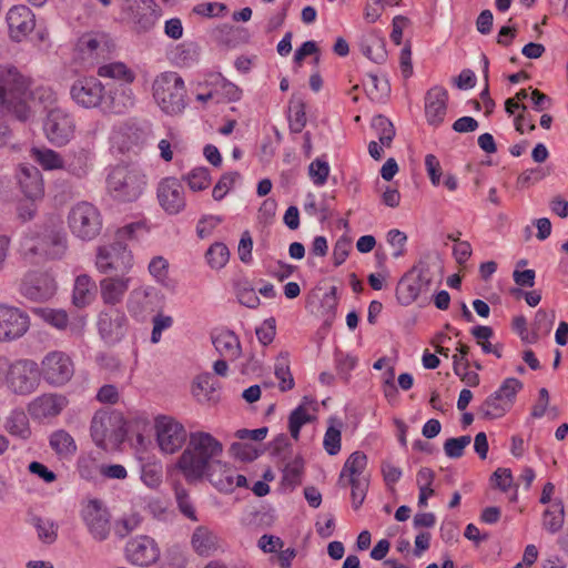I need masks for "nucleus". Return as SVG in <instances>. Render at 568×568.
<instances>
[{
  "mask_svg": "<svg viewBox=\"0 0 568 568\" xmlns=\"http://www.w3.org/2000/svg\"><path fill=\"white\" fill-rule=\"evenodd\" d=\"M521 388L523 383L518 378L509 377L503 382L496 392L514 405L516 395Z\"/></svg>",
  "mask_w": 568,
  "mask_h": 568,
  "instance_id": "61",
  "label": "nucleus"
},
{
  "mask_svg": "<svg viewBox=\"0 0 568 568\" xmlns=\"http://www.w3.org/2000/svg\"><path fill=\"white\" fill-rule=\"evenodd\" d=\"M68 403L61 394H42L29 403L28 413L34 420L43 422L60 415Z\"/></svg>",
  "mask_w": 568,
  "mask_h": 568,
  "instance_id": "20",
  "label": "nucleus"
},
{
  "mask_svg": "<svg viewBox=\"0 0 568 568\" xmlns=\"http://www.w3.org/2000/svg\"><path fill=\"white\" fill-rule=\"evenodd\" d=\"M230 453L243 462H252L257 457V452L251 445L240 442L231 445Z\"/></svg>",
  "mask_w": 568,
  "mask_h": 568,
  "instance_id": "62",
  "label": "nucleus"
},
{
  "mask_svg": "<svg viewBox=\"0 0 568 568\" xmlns=\"http://www.w3.org/2000/svg\"><path fill=\"white\" fill-rule=\"evenodd\" d=\"M153 98L166 114H178L185 108L186 89L183 79L176 72L159 74L152 85Z\"/></svg>",
  "mask_w": 568,
  "mask_h": 568,
  "instance_id": "5",
  "label": "nucleus"
},
{
  "mask_svg": "<svg viewBox=\"0 0 568 568\" xmlns=\"http://www.w3.org/2000/svg\"><path fill=\"white\" fill-rule=\"evenodd\" d=\"M72 100L80 106L101 108L104 98V87L100 80L85 77L74 81L70 89Z\"/></svg>",
  "mask_w": 568,
  "mask_h": 568,
  "instance_id": "16",
  "label": "nucleus"
},
{
  "mask_svg": "<svg viewBox=\"0 0 568 568\" xmlns=\"http://www.w3.org/2000/svg\"><path fill=\"white\" fill-rule=\"evenodd\" d=\"M204 479H207L221 493H232L234 469L221 459L220 466L213 467V469L205 475Z\"/></svg>",
  "mask_w": 568,
  "mask_h": 568,
  "instance_id": "33",
  "label": "nucleus"
},
{
  "mask_svg": "<svg viewBox=\"0 0 568 568\" xmlns=\"http://www.w3.org/2000/svg\"><path fill=\"white\" fill-rule=\"evenodd\" d=\"M162 465L160 463H148L141 468L142 481L151 488H156L162 483Z\"/></svg>",
  "mask_w": 568,
  "mask_h": 568,
  "instance_id": "48",
  "label": "nucleus"
},
{
  "mask_svg": "<svg viewBox=\"0 0 568 568\" xmlns=\"http://www.w3.org/2000/svg\"><path fill=\"white\" fill-rule=\"evenodd\" d=\"M470 442L471 437L469 435L448 438L444 443V452L449 458H460L464 455V449Z\"/></svg>",
  "mask_w": 568,
  "mask_h": 568,
  "instance_id": "51",
  "label": "nucleus"
},
{
  "mask_svg": "<svg viewBox=\"0 0 568 568\" xmlns=\"http://www.w3.org/2000/svg\"><path fill=\"white\" fill-rule=\"evenodd\" d=\"M154 428L156 443L161 452L165 454L176 453L186 442V429L180 422L171 416H158L154 422Z\"/></svg>",
  "mask_w": 568,
  "mask_h": 568,
  "instance_id": "11",
  "label": "nucleus"
},
{
  "mask_svg": "<svg viewBox=\"0 0 568 568\" xmlns=\"http://www.w3.org/2000/svg\"><path fill=\"white\" fill-rule=\"evenodd\" d=\"M131 278L126 275L106 276L100 281V294L104 304L116 305L123 301L130 287Z\"/></svg>",
  "mask_w": 568,
  "mask_h": 568,
  "instance_id": "27",
  "label": "nucleus"
},
{
  "mask_svg": "<svg viewBox=\"0 0 568 568\" xmlns=\"http://www.w3.org/2000/svg\"><path fill=\"white\" fill-rule=\"evenodd\" d=\"M95 292V282L87 274L79 275L74 282L72 302L77 307H84L93 301Z\"/></svg>",
  "mask_w": 568,
  "mask_h": 568,
  "instance_id": "36",
  "label": "nucleus"
},
{
  "mask_svg": "<svg viewBox=\"0 0 568 568\" xmlns=\"http://www.w3.org/2000/svg\"><path fill=\"white\" fill-rule=\"evenodd\" d=\"M40 371L32 359H18L11 363L7 375L8 388L17 395H30L39 385Z\"/></svg>",
  "mask_w": 568,
  "mask_h": 568,
  "instance_id": "10",
  "label": "nucleus"
},
{
  "mask_svg": "<svg viewBox=\"0 0 568 568\" xmlns=\"http://www.w3.org/2000/svg\"><path fill=\"white\" fill-rule=\"evenodd\" d=\"M191 544L197 555L209 557L220 548V538L209 527L199 526L193 531Z\"/></svg>",
  "mask_w": 568,
  "mask_h": 568,
  "instance_id": "29",
  "label": "nucleus"
},
{
  "mask_svg": "<svg viewBox=\"0 0 568 568\" xmlns=\"http://www.w3.org/2000/svg\"><path fill=\"white\" fill-rule=\"evenodd\" d=\"M81 517L95 540L103 541L109 537L110 514L99 500H90L82 508Z\"/></svg>",
  "mask_w": 568,
  "mask_h": 568,
  "instance_id": "17",
  "label": "nucleus"
},
{
  "mask_svg": "<svg viewBox=\"0 0 568 568\" xmlns=\"http://www.w3.org/2000/svg\"><path fill=\"white\" fill-rule=\"evenodd\" d=\"M160 206L171 215L184 210L186 202L182 183L175 178H164L156 190Z\"/></svg>",
  "mask_w": 568,
  "mask_h": 568,
  "instance_id": "18",
  "label": "nucleus"
},
{
  "mask_svg": "<svg viewBox=\"0 0 568 568\" xmlns=\"http://www.w3.org/2000/svg\"><path fill=\"white\" fill-rule=\"evenodd\" d=\"M31 81L23 77L14 67H0V105L20 121L31 115L29 99Z\"/></svg>",
  "mask_w": 568,
  "mask_h": 568,
  "instance_id": "3",
  "label": "nucleus"
},
{
  "mask_svg": "<svg viewBox=\"0 0 568 568\" xmlns=\"http://www.w3.org/2000/svg\"><path fill=\"white\" fill-rule=\"evenodd\" d=\"M98 74L121 81L120 84H131L135 80V73L123 62H112L99 67Z\"/></svg>",
  "mask_w": 568,
  "mask_h": 568,
  "instance_id": "41",
  "label": "nucleus"
},
{
  "mask_svg": "<svg viewBox=\"0 0 568 568\" xmlns=\"http://www.w3.org/2000/svg\"><path fill=\"white\" fill-rule=\"evenodd\" d=\"M565 523V507L560 499H556L552 505L544 511L542 527L550 534L558 532Z\"/></svg>",
  "mask_w": 568,
  "mask_h": 568,
  "instance_id": "40",
  "label": "nucleus"
},
{
  "mask_svg": "<svg viewBox=\"0 0 568 568\" xmlns=\"http://www.w3.org/2000/svg\"><path fill=\"white\" fill-rule=\"evenodd\" d=\"M70 232L81 241L95 239L102 230V215L97 206L82 201L74 204L68 213Z\"/></svg>",
  "mask_w": 568,
  "mask_h": 568,
  "instance_id": "7",
  "label": "nucleus"
},
{
  "mask_svg": "<svg viewBox=\"0 0 568 568\" xmlns=\"http://www.w3.org/2000/svg\"><path fill=\"white\" fill-rule=\"evenodd\" d=\"M73 373V362L63 352H50L41 362V375L52 386L67 384L72 378Z\"/></svg>",
  "mask_w": 568,
  "mask_h": 568,
  "instance_id": "12",
  "label": "nucleus"
},
{
  "mask_svg": "<svg viewBox=\"0 0 568 568\" xmlns=\"http://www.w3.org/2000/svg\"><path fill=\"white\" fill-rule=\"evenodd\" d=\"M30 327V317L22 310L0 304V342H12L22 337Z\"/></svg>",
  "mask_w": 568,
  "mask_h": 568,
  "instance_id": "15",
  "label": "nucleus"
},
{
  "mask_svg": "<svg viewBox=\"0 0 568 568\" xmlns=\"http://www.w3.org/2000/svg\"><path fill=\"white\" fill-rule=\"evenodd\" d=\"M433 284L429 265L419 262L406 272L396 285V300L403 306L412 305L417 298L427 293Z\"/></svg>",
  "mask_w": 568,
  "mask_h": 568,
  "instance_id": "8",
  "label": "nucleus"
},
{
  "mask_svg": "<svg viewBox=\"0 0 568 568\" xmlns=\"http://www.w3.org/2000/svg\"><path fill=\"white\" fill-rule=\"evenodd\" d=\"M110 194L121 202L138 200L145 187V175L136 168L116 166L106 180Z\"/></svg>",
  "mask_w": 568,
  "mask_h": 568,
  "instance_id": "6",
  "label": "nucleus"
},
{
  "mask_svg": "<svg viewBox=\"0 0 568 568\" xmlns=\"http://www.w3.org/2000/svg\"><path fill=\"white\" fill-rule=\"evenodd\" d=\"M390 87L386 79L381 80L377 75H369L367 94L372 101H383L389 93Z\"/></svg>",
  "mask_w": 568,
  "mask_h": 568,
  "instance_id": "49",
  "label": "nucleus"
},
{
  "mask_svg": "<svg viewBox=\"0 0 568 568\" xmlns=\"http://www.w3.org/2000/svg\"><path fill=\"white\" fill-rule=\"evenodd\" d=\"M57 291L54 277L48 272H28L20 284V293L34 302H44L51 298Z\"/></svg>",
  "mask_w": 568,
  "mask_h": 568,
  "instance_id": "14",
  "label": "nucleus"
},
{
  "mask_svg": "<svg viewBox=\"0 0 568 568\" xmlns=\"http://www.w3.org/2000/svg\"><path fill=\"white\" fill-rule=\"evenodd\" d=\"M67 250L65 233L51 226L26 236L21 243L23 257L32 264L60 260L64 256Z\"/></svg>",
  "mask_w": 568,
  "mask_h": 568,
  "instance_id": "4",
  "label": "nucleus"
},
{
  "mask_svg": "<svg viewBox=\"0 0 568 568\" xmlns=\"http://www.w3.org/2000/svg\"><path fill=\"white\" fill-rule=\"evenodd\" d=\"M175 498L180 511L189 519L196 521V513L193 507L192 500L185 488L179 486L175 488Z\"/></svg>",
  "mask_w": 568,
  "mask_h": 568,
  "instance_id": "58",
  "label": "nucleus"
},
{
  "mask_svg": "<svg viewBox=\"0 0 568 568\" xmlns=\"http://www.w3.org/2000/svg\"><path fill=\"white\" fill-rule=\"evenodd\" d=\"M91 437L95 445L101 448H106V439L112 434V418L103 410H98L91 420Z\"/></svg>",
  "mask_w": 568,
  "mask_h": 568,
  "instance_id": "32",
  "label": "nucleus"
},
{
  "mask_svg": "<svg viewBox=\"0 0 568 568\" xmlns=\"http://www.w3.org/2000/svg\"><path fill=\"white\" fill-rule=\"evenodd\" d=\"M34 526L38 531V537L44 544H52L55 541L58 534V525L52 520H44L40 517L34 519Z\"/></svg>",
  "mask_w": 568,
  "mask_h": 568,
  "instance_id": "52",
  "label": "nucleus"
},
{
  "mask_svg": "<svg viewBox=\"0 0 568 568\" xmlns=\"http://www.w3.org/2000/svg\"><path fill=\"white\" fill-rule=\"evenodd\" d=\"M425 168L432 184L434 186L439 185L443 173L439 160L434 154H427L425 156Z\"/></svg>",
  "mask_w": 568,
  "mask_h": 568,
  "instance_id": "63",
  "label": "nucleus"
},
{
  "mask_svg": "<svg viewBox=\"0 0 568 568\" xmlns=\"http://www.w3.org/2000/svg\"><path fill=\"white\" fill-rule=\"evenodd\" d=\"M337 305V287L331 286L321 301V307L323 308L322 315L325 317L326 324H331L335 318Z\"/></svg>",
  "mask_w": 568,
  "mask_h": 568,
  "instance_id": "50",
  "label": "nucleus"
},
{
  "mask_svg": "<svg viewBox=\"0 0 568 568\" xmlns=\"http://www.w3.org/2000/svg\"><path fill=\"white\" fill-rule=\"evenodd\" d=\"M212 343L221 356L231 361L239 358L242 353L240 339L232 331L224 329L213 335Z\"/></svg>",
  "mask_w": 568,
  "mask_h": 568,
  "instance_id": "30",
  "label": "nucleus"
},
{
  "mask_svg": "<svg viewBox=\"0 0 568 568\" xmlns=\"http://www.w3.org/2000/svg\"><path fill=\"white\" fill-rule=\"evenodd\" d=\"M312 420V416L307 413L304 405L297 406L288 417V429L291 436L297 440L300 438V432L303 425L310 423Z\"/></svg>",
  "mask_w": 568,
  "mask_h": 568,
  "instance_id": "46",
  "label": "nucleus"
},
{
  "mask_svg": "<svg viewBox=\"0 0 568 568\" xmlns=\"http://www.w3.org/2000/svg\"><path fill=\"white\" fill-rule=\"evenodd\" d=\"M366 467L367 456L361 450L352 453L344 463V466L339 474L338 484L342 485L343 487H346V478L347 480L365 478L363 474Z\"/></svg>",
  "mask_w": 568,
  "mask_h": 568,
  "instance_id": "31",
  "label": "nucleus"
},
{
  "mask_svg": "<svg viewBox=\"0 0 568 568\" xmlns=\"http://www.w3.org/2000/svg\"><path fill=\"white\" fill-rule=\"evenodd\" d=\"M303 468V460L301 458H295L285 466L283 470V481L292 487L300 485Z\"/></svg>",
  "mask_w": 568,
  "mask_h": 568,
  "instance_id": "56",
  "label": "nucleus"
},
{
  "mask_svg": "<svg viewBox=\"0 0 568 568\" xmlns=\"http://www.w3.org/2000/svg\"><path fill=\"white\" fill-rule=\"evenodd\" d=\"M43 130L52 144L62 146L73 136L75 124L73 118L67 111L54 108L49 111Z\"/></svg>",
  "mask_w": 568,
  "mask_h": 568,
  "instance_id": "13",
  "label": "nucleus"
},
{
  "mask_svg": "<svg viewBox=\"0 0 568 568\" xmlns=\"http://www.w3.org/2000/svg\"><path fill=\"white\" fill-rule=\"evenodd\" d=\"M121 14L138 33L151 31L162 17V8L155 0H122Z\"/></svg>",
  "mask_w": 568,
  "mask_h": 568,
  "instance_id": "9",
  "label": "nucleus"
},
{
  "mask_svg": "<svg viewBox=\"0 0 568 568\" xmlns=\"http://www.w3.org/2000/svg\"><path fill=\"white\" fill-rule=\"evenodd\" d=\"M4 429L11 436L27 440L31 436V427L26 412L21 408L11 410L6 418Z\"/></svg>",
  "mask_w": 568,
  "mask_h": 568,
  "instance_id": "35",
  "label": "nucleus"
},
{
  "mask_svg": "<svg viewBox=\"0 0 568 568\" xmlns=\"http://www.w3.org/2000/svg\"><path fill=\"white\" fill-rule=\"evenodd\" d=\"M32 158L44 170H59L64 169L65 161L62 156L51 149L32 148Z\"/></svg>",
  "mask_w": 568,
  "mask_h": 568,
  "instance_id": "43",
  "label": "nucleus"
},
{
  "mask_svg": "<svg viewBox=\"0 0 568 568\" xmlns=\"http://www.w3.org/2000/svg\"><path fill=\"white\" fill-rule=\"evenodd\" d=\"M98 328L102 339L108 344L120 342L128 328V318L119 310L102 311L98 320Z\"/></svg>",
  "mask_w": 568,
  "mask_h": 568,
  "instance_id": "19",
  "label": "nucleus"
},
{
  "mask_svg": "<svg viewBox=\"0 0 568 568\" xmlns=\"http://www.w3.org/2000/svg\"><path fill=\"white\" fill-rule=\"evenodd\" d=\"M447 90L443 87L429 89L425 95V115L430 125H439L447 112Z\"/></svg>",
  "mask_w": 568,
  "mask_h": 568,
  "instance_id": "24",
  "label": "nucleus"
},
{
  "mask_svg": "<svg viewBox=\"0 0 568 568\" xmlns=\"http://www.w3.org/2000/svg\"><path fill=\"white\" fill-rule=\"evenodd\" d=\"M223 456V445L210 433L194 432L189 436V442L176 462V468L182 473L187 483H197L205 475L220 466Z\"/></svg>",
  "mask_w": 568,
  "mask_h": 568,
  "instance_id": "1",
  "label": "nucleus"
},
{
  "mask_svg": "<svg viewBox=\"0 0 568 568\" xmlns=\"http://www.w3.org/2000/svg\"><path fill=\"white\" fill-rule=\"evenodd\" d=\"M10 38L16 42L24 40L36 27V16L24 4L12 7L7 13Z\"/></svg>",
  "mask_w": 568,
  "mask_h": 568,
  "instance_id": "21",
  "label": "nucleus"
},
{
  "mask_svg": "<svg viewBox=\"0 0 568 568\" xmlns=\"http://www.w3.org/2000/svg\"><path fill=\"white\" fill-rule=\"evenodd\" d=\"M146 232L148 227L144 222L130 223L119 229L113 243L98 248L97 268L103 274L125 275L133 265V255L128 250L124 241L138 239L139 234H145Z\"/></svg>",
  "mask_w": 568,
  "mask_h": 568,
  "instance_id": "2",
  "label": "nucleus"
},
{
  "mask_svg": "<svg viewBox=\"0 0 568 568\" xmlns=\"http://www.w3.org/2000/svg\"><path fill=\"white\" fill-rule=\"evenodd\" d=\"M205 257L212 268L221 270L229 262L230 251L224 243L216 242L209 247Z\"/></svg>",
  "mask_w": 568,
  "mask_h": 568,
  "instance_id": "45",
  "label": "nucleus"
},
{
  "mask_svg": "<svg viewBox=\"0 0 568 568\" xmlns=\"http://www.w3.org/2000/svg\"><path fill=\"white\" fill-rule=\"evenodd\" d=\"M91 159L90 151L78 149L70 152L64 169L71 174L82 178L87 174Z\"/></svg>",
  "mask_w": 568,
  "mask_h": 568,
  "instance_id": "42",
  "label": "nucleus"
},
{
  "mask_svg": "<svg viewBox=\"0 0 568 568\" xmlns=\"http://www.w3.org/2000/svg\"><path fill=\"white\" fill-rule=\"evenodd\" d=\"M125 551L128 559L141 567L153 565L160 557L156 542L148 536H140L129 541Z\"/></svg>",
  "mask_w": 568,
  "mask_h": 568,
  "instance_id": "22",
  "label": "nucleus"
},
{
  "mask_svg": "<svg viewBox=\"0 0 568 568\" xmlns=\"http://www.w3.org/2000/svg\"><path fill=\"white\" fill-rule=\"evenodd\" d=\"M359 47L362 53L375 63H383L386 60L385 40L377 32L363 37Z\"/></svg>",
  "mask_w": 568,
  "mask_h": 568,
  "instance_id": "34",
  "label": "nucleus"
},
{
  "mask_svg": "<svg viewBox=\"0 0 568 568\" xmlns=\"http://www.w3.org/2000/svg\"><path fill=\"white\" fill-rule=\"evenodd\" d=\"M513 404L505 399L498 392L489 395L479 407V414L486 419H496L503 417Z\"/></svg>",
  "mask_w": 568,
  "mask_h": 568,
  "instance_id": "37",
  "label": "nucleus"
},
{
  "mask_svg": "<svg viewBox=\"0 0 568 568\" xmlns=\"http://www.w3.org/2000/svg\"><path fill=\"white\" fill-rule=\"evenodd\" d=\"M17 179L20 190L26 197L32 201L42 197L44 185L42 174L38 168L27 164L20 165Z\"/></svg>",
  "mask_w": 568,
  "mask_h": 568,
  "instance_id": "26",
  "label": "nucleus"
},
{
  "mask_svg": "<svg viewBox=\"0 0 568 568\" xmlns=\"http://www.w3.org/2000/svg\"><path fill=\"white\" fill-rule=\"evenodd\" d=\"M275 376L280 379V389L282 392L292 389L294 387V379L290 371L286 358L277 359L274 368Z\"/></svg>",
  "mask_w": 568,
  "mask_h": 568,
  "instance_id": "57",
  "label": "nucleus"
},
{
  "mask_svg": "<svg viewBox=\"0 0 568 568\" xmlns=\"http://www.w3.org/2000/svg\"><path fill=\"white\" fill-rule=\"evenodd\" d=\"M493 485L501 491H507L513 485V475L509 468H497L491 476Z\"/></svg>",
  "mask_w": 568,
  "mask_h": 568,
  "instance_id": "64",
  "label": "nucleus"
},
{
  "mask_svg": "<svg viewBox=\"0 0 568 568\" xmlns=\"http://www.w3.org/2000/svg\"><path fill=\"white\" fill-rule=\"evenodd\" d=\"M219 386V382L212 374H200L192 384V395L199 402H210L214 399V394Z\"/></svg>",
  "mask_w": 568,
  "mask_h": 568,
  "instance_id": "38",
  "label": "nucleus"
},
{
  "mask_svg": "<svg viewBox=\"0 0 568 568\" xmlns=\"http://www.w3.org/2000/svg\"><path fill=\"white\" fill-rule=\"evenodd\" d=\"M50 447L61 457H71L77 452V444L73 437L64 429H58L50 435Z\"/></svg>",
  "mask_w": 568,
  "mask_h": 568,
  "instance_id": "39",
  "label": "nucleus"
},
{
  "mask_svg": "<svg viewBox=\"0 0 568 568\" xmlns=\"http://www.w3.org/2000/svg\"><path fill=\"white\" fill-rule=\"evenodd\" d=\"M185 180L193 191H202L209 187L211 179L206 168H195L186 176Z\"/></svg>",
  "mask_w": 568,
  "mask_h": 568,
  "instance_id": "53",
  "label": "nucleus"
},
{
  "mask_svg": "<svg viewBox=\"0 0 568 568\" xmlns=\"http://www.w3.org/2000/svg\"><path fill=\"white\" fill-rule=\"evenodd\" d=\"M37 314H39L45 323L59 331H69L71 335L75 336L82 333V321H79V323L70 322L69 315L64 310L39 308L37 310Z\"/></svg>",
  "mask_w": 568,
  "mask_h": 568,
  "instance_id": "28",
  "label": "nucleus"
},
{
  "mask_svg": "<svg viewBox=\"0 0 568 568\" xmlns=\"http://www.w3.org/2000/svg\"><path fill=\"white\" fill-rule=\"evenodd\" d=\"M126 306L133 317L144 320L155 311L156 295L154 290L149 287L134 288L130 293Z\"/></svg>",
  "mask_w": 568,
  "mask_h": 568,
  "instance_id": "25",
  "label": "nucleus"
},
{
  "mask_svg": "<svg viewBox=\"0 0 568 568\" xmlns=\"http://www.w3.org/2000/svg\"><path fill=\"white\" fill-rule=\"evenodd\" d=\"M372 128L376 131L379 143L389 148L396 134L392 121L383 114L375 115L372 120Z\"/></svg>",
  "mask_w": 568,
  "mask_h": 568,
  "instance_id": "44",
  "label": "nucleus"
},
{
  "mask_svg": "<svg viewBox=\"0 0 568 568\" xmlns=\"http://www.w3.org/2000/svg\"><path fill=\"white\" fill-rule=\"evenodd\" d=\"M239 172L224 173L212 191V196L216 201H221L227 192L233 187L234 183L240 179Z\"/></svg>",
  "mask_w": 568,
  "mask_h": 568,
  "instance_id": "55",
  "label": "nucleus"
},
{
  "mask_svg": "<svg viewBox=\"0 0 568 568\" xmlns=\"http://www.w3.org/2000/svg\"><path fill=\"white\" fill-rule=\"evenodd\" d=\"M135 104V97L130 84H114L104 90L102 110L123 114Z\"/></svg>",
  "mask_w": 568,
  "mask_h": 568,
  "instance_id": "23",
  "label": "nucleus"
},
{
  "mask_svg": "<svg viewBox=\"0 0 568 568\" xmlns=\"http://www.w3.org/2000/svg\"><path fill=\"white\" fill-rule=\"evenodd\" d=\"M329 171L331 169L328 162L320 158L312 161L308 165V176L317 186H322L326 183Z\"/></svg>",
  "mask_w": 568,
  "mask_h": 568,
  "instance_id": "47",
  "label": "nucleus"
},
{
  "mask_svg": "<svg viewBox=\"0 0 568 568\" xmlns=\"http://www.w3.org/2000/svg\"><path fill=\"white\" fill-rule=\"evenodd\" d=\"M292 114L288 116L290 130L293 133H300L306 125L305 103L301 100L296 101L291 108Z\"/></svg>",
  "mask_w": 568,
  "mask_h": 568,
  "instance_id": "54",
  "label": "nucleus"
},
{
  "mask_svg": "<svg viewBox=\"0 0 568 568\" xmlns=\"http://www.w3.org/2000/svg\"><path fill=\"white\" fill-rule=\"evenodd\" d=\"M341 430L331 426L327 428L323 445L326 453L331 456L338 454L341 450Z\"/></svg>",
  "mask_w": 568,
  "mask_h": 568,
  "instance_id": "60",
  "label": "nucleus"
},
{
  "mask_svg": "<svg viewBox=\"0 0 568 568\" xmlns=\"http://www.w3.org/2000/svg\"><path fill=\"white\" fill-rule=\"evenodd\" d=\"M346 486L349 485L352 487V504L354 509H358L359 506L363 504L366 493L368 489V479L362 478V479H352L347 480L345 483Z\"/></svg>",
  "mask_w": 568,
  "mask_h": 568,
  "instance_id": "59",
  "label": "nucleus"
}]
</instances>
